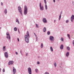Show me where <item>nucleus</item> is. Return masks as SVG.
Here are the masks:
<instances>
[{"label": "nucleus", "instance_id": "1", "mask_svg": "<svg viewBox=\"0 0 74 74\" xmlns=\"http://www.w3.org/2000/svg\"><path fill=\"white\" fill-rule=\"evenodd\" d=\"M29 32L28 31L27 32V35L25 36V40L27 42H29Z\"/></svg>", "mask_w": 74, "mask_h": 74}, {"label": "nucleus", "instance_id": "2", "mask_svg": "<svg viewBox=\"0 0 74 74\" xmlns=\"http://www.w3.org/2000/svg\"><path fill=\"white\" fill-rule=\"evenodd\" d=\"M27 12V8L26 6H24V14L25 15H26V14Z\"/></svg>", "mask_w": 74, "mask_h": 74}, {"label": "nucleus", "instance_id": "3", "mask_svg": "<svg viewBox=\"0 0 74 74\" xmlns=\"http://www.w3.org/2000/svg\"><path fill=\"white\" fill-rule=\"evenodd\" d=\"M28 73L29 74H32V69L30 68H29L28 69Z\"/></svg>", "mask_w": 74, "mask_h": 74}, {"label": "nucleus", "instance_id": "4", "mask_svg": "<svg viewBox=\"0 0 74 74\" xmlns=\"http://www.w3.org/2000/svg\"><path fill=\"white\" fill-rule=\"evenodd\" d=\"M7 35L8 36H7V38H8L9 40H10V34H9V33H7Z\"/></svg>", "mask_w": 74, "mask_h": 74}, {"label": "nucleus", "instance_id": "5", "mask_svg": "<svg viewBox=\"0 0 74 74\" xmlns=\"http://www.w3.org/2000/svg\"><path fill=\"white\" fill-rule=\"evenodd\" d=\"M5 56L6 58H8V53L7 52H5Z\"/></svg>", "mask_w": 74, "mask_h": 74}, {"label": "nucleus", "instance_id": "6", "mask_svg": "<svg viewBox=\"0 0 74 74\" xmlns=\"http://www.w3.org/2000/svg\"><path fill=\"white\" fill-rule=\"evenodd\" d=\"M18 10L19 12H20L21 14H22V10L21 8L20 7H19L18 8Z\"/></svg>", "mask_w": 74, "mask_h": 74}, {"label": "nucleus", "instance_id": "7", "mask_svg": "<svg viewBox=\"0 0 74 74\" xmlns=\"http://www.w3.org/2000/svg\"><path fill=\"white\" fill-rule=\"evenodd\" d=\"M14 63V61H10L8 63V65H10V64H12Z\"/></svg>", "mask_w": 74, "mask_h": 74}, {"label": "nucleus", "instance_id": "8", "mask_svg": "<svg viewBox=\"0 0 74 74\" xmlns=\"http://www.w3.org/2000/svg\"><path fill=\"white\" fill-rule=\"evenodd\" d=\"M44 1L45 4H46L45 5V8L46 10H47V4H47V2L46 1V0H44Z\"/></svg>", "mask_w": 74, "mask_h": 74}, {"label": "nucleus", "instance_id": "9", "mask_svg": "<svg viewBox=\"0 0 74 74\" xmlns=\"http://www.w3.org/2000/svg\"><path fill=\"white\" fill-rule=\"evenodd\" d=\"M13 71L14 73V74H15V73H16V69L14 67H13Z\"/></svg>", "mask_w": 74, "mask_h": 74}, {"label": "nucleus", "instance_id": "10", "mask_svg": "<svg viewBox=\"0 0 74 74\" xmlns=\"http://www.w3.org/2000/svg\"><path fill=\"white\" fill-rule=\"evenodd\" d=\"M74 19V15H73L71 17V20L72 22H73V20Z\"/></svg>", "mask_w": 74, "mask_h": 74}, {"label": "nucleus", "instance_id": "11", "mask_svg": "<svg viewBox=\"0 0 74 74\" xmlns=\"http://www.w3.org/2000/svg\"><path fill=\"white\" fill-rule=\"evenodd\" d=\"M43 22H44V23H47V20L46 19V18H43Z\"/></svg>", "mask_w": 74, "mask_h": 74}, {"label": "nucleus", "instance_id": "12", "mask_svg": "<svg viewBox=\"0 0 74 74\" xmlns=\"http://www.w3.org/2000/svg\"><path fill=\"white\" fill-rule=\"evenodd\" d=\"M50 40H51L52 41H53V37L52 36H51L50 37Z\"/></svg>", "mask_w": 74, "mask_h": 74}, {"label": "nucleus", "instance_id": "13", "mask_svg": "<svg viewBox=\"0 0 74 74\" xmlns=\"http://www.w3.org/2000/svg\"><path fill=\"white\" fill-rule=\"evenodd\" d=\"M60 48L61 49H63V45H61Z\"/></svg>", "mask_w": 74, "mask_h": 74}, {"label": "nucleus", "instance_id": "14", "mask_svg": "<svg viewBox=\"0 0 74 74\" xmlns=\"http://www.w3.org/2000/svg\"><path fill=\"white\" fill-rule=\"evenodd\" d=\"M40 8V10H42V11H43V10H44V7L43 6H42V7H41Z\"/></svg>", "mask_w": 74, "mask_h": 74}, {"label": "nucleus", "instance_id": "15", "mask_svg": "<svg viewBox=\"0 0 74 74\" xmlns=\"http://www.w3.org/2000/svg\"><path fill=\"white\" fill-rule=\"evenodd\" d=\"M4 12V13H5V14H7V9H5V10Z\"/></svg>", "mask_w": 74, "mask_h": 74}, {"label": "nucleus", "instance_id": "16", "mask_svg": "<svg viewBox=\"0 0 74 74\" xmlns=\"http://www.w3.org/2000/svg\"><path fill=\"white\" fill-rule=\"evenodd\" d=\"M67 49L68 50V51H70V47H69V46H68L66 47Z\"/></svg>", "mask_w": 74, "mask_h": 74}, {"label": "nucleus", "instance_id": "17", "mask_svg": "<svg viewBox=\"0 0 74 74\" xmlns=\"http://www.w3.org/2000/svg\"><path fill=\"white\" fill-rule=\"evenodd\" d=\"M46 28L44 27L43 29V32H46Z\"/></svg>", "mask_w": 74, "mask_h": 74}, {"label": "nucleus", "instance_id": "18", "mask_svg": "<svg viewBox=\"0 0 74 74\" xmlns=\"http://www.w3.org/2000/svg\"><path fill=\"white\" fill-rule=\"evenodd\" d=\"M16 22H18V24H19V21H18V18H17L16 19Z\"/></svg>", "mask_w": 74, "mask_h": 74}, {"label": "nucleus", "instance_id": "19", "mask_svg": "<svg viewBox=\"0 0 74 74\" xmlns=\"http://www.w3.org/2000/svg\"><path fill=\"white\" fill-rule=\"evenodd\" d=\"M50 49L51 52H53V48H52V47H50Z\"/></svg>", "mask_w": 74, "mask_h": 74}, {"label": "nucleus", "instance_id": "20", "mask_svg": "<svg viewBox=\"0 0 74 74\" xmlns=\"http://www.w3.org/2000/svg\"><path fill=\"white\" fill-rule=\"evenodd\" d=\"M69 52H67V53H66V56H69Z\"/></svg>", "mask_w": 74, "mask_h": 74}, {"label": "nucleus", "instance_id": "21", "mask_svg": "<svg viewBox=\"0 0 74 74\" xmlns=\"http://www.w3.org/2000/svg\"><path fill=\"white\" fill-rule=\"evenodd\" d=\"M43 47V44L41 43V47L42 48Z\"/></svg>", "mask_w": 74, "mask_h": 74}, {"label": "nucleus", "instance_id": "22", "mask_svg": "<svg viewBox=\"0 0 74 74\" xmlns=\"http://www.w3.org/2000/svg\"><path fill=\"white\" fill-rule=\"evenodd\" d=\"M3 51H5V47H3Z\"/></svg>", "mask_w": 74, "mask_h": 74}, {"label": "nucleus", "instance_id": "23", "mask_svg": "<svg viewBox=\"0 0 74 74\" xmlns=\"http://www.w3.org/2000/svg\"><path fill=\"white\" fill-rule=\"evenodd\" d=\"M54 65L55 67H56V66H57V65H56V63L55 62V63H54Z\"/></svg>", "mask_w": 74, "mask_h": 74}, {"label": "nucleus", "instance_id": "24", "mask_svg": "<svg viewBox=\"0 0 74 74\" xmlns=\"http://www.w3.org/2000/svg\"><path fill=\"white\" fill-rule=\"evenodd\" d=\"M61 18V14H60L59 16V20L60 19V18Z\"/></svg>", "mask_w": 74, "mask_h": 74}, {"label": "nucleus", "instance_id": "25", "mask_svg": "<svg viewBox=\"0 0 74 74\" xmlns=\"http://www.w3.org/2000/svg\"><path fill=\"white\" fill-rule=\"evenodd\" d=\"M14 30L15 31H16V30H17V28L16 27L14 28Z\"/></svg>", "mask_w": 74, "mask_h": 74}, {"label": "nucleus", "instance_id": "26", "mask_svg": "<svg viewBox=\"0 0 74 74\" xmlns=\"http://www.w3.org/2000/svg\"><path fill=\"white\" fill-rule=\"evenodd\" d=\"M61 40L62 41H63V38H61Z\"/></svg>", "mask_w": 74, "mask_h": 74}, {"label": "nucleus", "instance_id": "27", "mask_svg": "<svg viewBox=\"0 0 74 74\" xmlns=\"http://www.w3.org/2000/svg\"><path fill=\"white\" fill-rule=\"evenodd\" d=\"M47 34H48V35H49V34H50V32H47Z\"/></svg>", "mask_w": 74, "mask_h": 74}, {"label": "nucleus", "instance_id": "28", "mask_svg": "<svg viewBox=\"0 0 74 74\" xmlns=\"http://www.w3.org/2000/svg\"><path fill=\"white\" fill-rule=\"evenodd\" d=\"M67 36H68V37L70 38V34H68Z\"/></svg>", "mask_w": 74, "mask_h": 74}, {"label": "nucleus", "instance_id": "29", "mask_svg": "<svg viewBox=\"0 0 74 74\" xmlns=\"http://www.w3.org/2000/svg\"><path fill=\"white\" fill-rule=\"evenodd\" d=\"M40 7H41V3H40Z\"/></svg>", "mask_w": 74, "mask_h": 74}, {"label": "nucleus", "instance_id": "30", "mask_svg": "<svg viewBox=\"0 0 74 74\" xmlns=\"http://www.w3.org/2000/svg\"><path fill=\"white\" fill-rule=\"evenodd\" d=\"M38 71V69H35V71H36V73H37Z\"/></svg>", "mask_w": 74, "mask_h": 74}, {"label": "nucleus", "instance_id": "31", "mask_svg": "<svg viewBox=\"0 0 74 74\" xmlns=\"http://www.w3.org/2000/svg\"><path fill=\"white\" fill-rule=\"evenodd\" d=\"M36 27H38V25L37 24H36Z\"/></svg>", "mask_w": 74, "mask_h": 74}, {"label": "nucleus", "instance_id": "32", "mask_svg": "<svg viewBox=\"0 0 74 74\" xmlns=\"http://www.w3.org/2000/svg\"><path fill=\"white\" fill-rule=\"evenodd\" d=\"M45 74H49V73L47 72H46L45 73Z\"/></svg>", "mask_w": 74, "mask_h": 74}, {"label": "nucleus", "instance_id": "33", "mask_svg": "<svg viewBox=\"0 0 74 74\" xmlns=\"http://www.w3.org/2000/svg\"><path fill=\"white\" fill-rule=\"evenodd\" d=\"M37 64H40V62H37Z\"/></svg>", "mask_w": 74, "mask_h": 74}, {"label": "nucleus", "instance_id": "34", "mask_svg": "<svg viewBox=\"0 0 74 74\" xmlns=\"http://www.w3.org/2000/svg\"><path fill=\"white\" fill-rule=\"evenodd\" d=\"M69 22V20H66V23H68Z\"/></svg>", "mask_w": 74, "mask_h": 74}, {"label": "nucleus", "instance_id": "35", "mask_svg": "<svg viewBox=\"0 0 74 74\" xmlns=\"http://www.w3.org/2000/svg\"><path fill=\"white\" fill-rule=\"evenodd\" d=\"M73 46H74V40L73 41Z\"/></svg>", "mask_w": 74, "mask_h": 74}, {"label": "nucleus", "instance_id": "36", "mask_svg": "<svg viewBox=\"0 0 74 74\" xmlns=\"http://www.w3.org/2000/svg\"><path fill=\"white\" fill-rule=\"evenodd\" d=\"M3 72H5V69H3Z\"/></svg>", "mask_w": 74, "mask_h": 74}, {"label": "nucleus", "instance_id": "37", "mask_svg": "<svg viewBox=\"0 0 74 74\" xmlns=\"http://www.w3.org/2000/svg\"><path fill=\"white\" fill-rule=\"evenodd\" d=\"M17 40H18V41H19V38H18Z\"/></svg>", "mask_w": 74, "mask_h": 74}, {"label": "nucleus", "instance_id": "38", "mask_svg": "<svg viewBox=\"0 0 74 74\" xmlns=\"http://www.w3.org/2000/svg\"><path fill=\"white\" fill-rule=\"evenodd\" d=\"M3 5V3L1 2V5Z\"/></svg>", "mask_w": 74, "mask_h": 74}, {"label": "nucleus", "instance_id": "39", "mask_svg": "<svg viewBox=\"0 0 74 74\" xmlns=\"http://www.w3.org/2000/svg\"><path fill=\"white\" fill-rule=\"evenodd\" d=\"M16 55H18V52H16Z\"/></svg>", "mask_w": 74, "mask_h": 74}, {"label": "nucleus", "instance_id": "40", "mask_svg": "<svg viewBox=\"0 0 74 74\" xmlns=\"http://www.w3.org/2000/svg\"><path fill=\"white\" fill-rule=\"evenodd\" d=\"M53 1L54 3H55V0H53Z\"/></svg>", "mask_w": 74, "mask_h": 74}, {"label": "nucleus", "instance_id": "41", "mask_svg": "<svg viewBox=\"0 0 74 74\" xmlns=\"http://www.w3.org/2000/svg\"><path fill=\"white\" fill-rule=\"evenodd\" d=\"M34 34H35V35L36 37H37V35H36V34H35V33H34Z\"/></svg>", "mask_w": 74, "mask_h": 74}, {"label": "nucleus", "instance_id": "42", "mask_svg": "<svg viewBox=\"0 0 74 74\" xmlns=\"http://www.w3.org/2000/svg\"><path fill=\"white\" fill-rule=\"evenodd\" d=\"M26 56H27V53H26Z\"/></svg>", "mask_w": 74, "mask_h": 74}, {"label": "nucleus", "instance_id": "43", "mask_svg": "<svg viewBox=\"0 0 74 74\" xmlns=\"http://www.w3.org/2000/svg\"><path fill=\"white\" fill-rule=\"evenodd\" d=\"M1 68H0V72L1 71Z\"/></svg>", "mask_w": 74, "mask_h": 74}, {"label": "nucleus", "instance_id": "44", "mask_svg": "<svg viewBox=\"0 0 74 74\" xmlns=\"http://www.w3.org/2000/svg\"><path fill=\"white\" fill-rule=\"evenodd\" d=\"M55 21H56V20H54V22H55Z\"/></svg>", "mask_w": 74, "mask_h": 74}, {"label": "nucleus", "instance_id": "45", "mask_svg": "<svg viewBox=\"0 0 74 74\" xmlns=\"http://www.w3.org/2000/svg\"><path fill=\"white\" fill-rule=\"evenodd\" d=\"M36 39L37 40V37H36Z\"/></svg>", "mask_w": 74, "mask_h": 74}, {"label": "nucleus", "instance_id": "46", "mask_svg": "<svg viewBox=\"0 0 74 74\" xmlns=\"http://www.w3.org/2000/svg\"><path fill=\"white\" fill-rule=\"evenodd\" d=\"M0 28H1V27Z\"/></svg>", "mask_w": 74, "mask_h": 74}]
</instances>
